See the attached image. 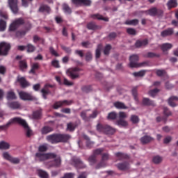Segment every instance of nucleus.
Wrapping results in <instances>:
<instances>
[{
  "instance_id": "obj_1",
  "label": "nucleus",
  "mask_w": 178,
  "mask_h": 178,
  "mask_svg": "<svg viewBox=\"0 0 178 178\" xmlns=\"http://www.w3.org/2000/svg\"><path fill=\"white\" fill-rule=\"evenodd\" d=\"M54 159V166H60V163H62V160L59 156H56L54 153H47V154H41L36 153L35 154V159L38 161H48V159Z\"/></svg>"
},
{
  "instance_id": "obj_2",
  "label": "nucleus",
  "mask_w": 178,
  "mask_h": 178,
  "mask_svg": "<svg viewBox=\"0 0 178 178\" xmlns=\"http://www.w3.org/2000/svg\"><path fill=\"white\" fill-rule=\"evenodd\" d=\"M46 138L49 143H51V144H57V143H60V141H67V140L70 138V136L55 134L47 136Z\"/></svg>"
},
{
  "instance_id": "obj_3",
  "label": "nucleus",
  "mask_w": 178,
  "mask_h": 178,
  "mask_svg": "<svg viewBox=\"0 0 178 178\" xmlns=\"http://www.w3.org/2000/svg\"><path fill=\"white\" fill-rule=\"evenodd\" d=\"M138 55L134 54L129 57V66L131 67V69H134L137 67H143V66H145V63H137L138 62Z\"/></svg>"
},
{
  "instance_id": "obj_4",
  "label": "nucleus",
  "mask_w": 178,
  "mask_h": 178,
  "mask_svg": "<svg viewBox=\"0 0 178 178\" xmlns=\"http://www.w3.org/2000/svg\"><path fill=\"white\" fill-rule=\"evenodd\" d=\"M17 119H18V121H17V123H18V124H21V126H23L26 133L27 137H31V136H33V131H31L30 127H29V124H27V122H26V120L19 117H17Z\"/></svg>"
},
{
  "instance_id": "obj_5",
  "label": "nucleus",
  "mask_w": 178,
  "mask_h": 178,
  "mask_svg": "<svg viewBox=\"0 0 178 178\" xmlns=\"http://www.w3.org/2000/svg\"><path fill=\"white\" fill-rule=\"evenodd\" d=\"M24 24V20L22 18L17 19L14 20L9 26V31H15V30H17L22 24Z\"/></svg>"
},
{
  "instance_id": "obj_6",
  "label": "nucleus",
  "mask_w": 178,
  "mask_h": 178,
  "mask_svg": "<svg viewBox=\"0 0 178 178\" xmlns=\"http://www.w3.org/2000/svg\"><path fill=\"white\" fill-rule=\"evenodd\" d=\"M9 49H10V44L5 42L0 43V55L6 56L8 52H9Z\"/></svg>"
},
{
  "instance_id": "obj_7",
  "label": "nucleus",
  "mask_w": 178,
  "mask_h": 178,
  "mask_svg": "<svg viewBox=\"0 0 178 178\" xmlns=\"http://www.w3.org/2000/svg\"><path fill=\"white\" fill-rule=\"evenodd\" d=\"M17 0L8 1V6L11 12H13L14 15H17V13H19V7L17 6Z\"/></svg>"
},
{
  "instance_id": "obj_8",
  "label": "nucleus",
  "mask_w": 178,
  "mask_h": 178,
  "mask_svg": "<svg viewBox=\"0 0 178 178\" xmlns=\"http://www.w3.org/2000/svg\"><path fill=\"white\" fill-rule=\"evenodd\" d=\"M79 69L77 68H74V69H70L67 70L66 73L69 77H71V79H77L79 77Z\"/></svg>"
},
{
  "instance_id": "obj_9",
  "label": "nucleus",
  "mask_w": 178,
  "mask_h": 178,
  "mask_svg": "<svg viewBox=\"0 0 178 178\" xmlns=\"http://www.w3.org/2000/svg\"><path fill=\"white\" fill-rule=\"evenodd\" d=\"M19 119H17V117L10 119L6 124L1 125L0 126V130H6L10 126V124H13L14 123H17L18 122Z\"/></svg>"
},
{
  "instance_id": "obj_10",
  "label": "nucleus",
  "mask_w": 178,
  "mask_h": 178,
  "mask_svg": "<svg viewBox=\"0 0 178 178\" xmlns=\"http://www.w3.org/2000/svg\"><path fill=\"white\" fill-rule=\"evenodd\" d=\"M74 5H84L85 6H90L92 3L91 0H72Z\"/></svg>"
},
{
  "instance_id": "obj_11",
  "label": "nucleus",
  "mask_w": 178,
  "mask_h": 178,
  "mask_svg": "<svg viewBox=\"0 0 178 178\" xmlns=\"http://www.w3.org/2000/svg\"><path fill=\"white\" fill-rule=\"evenodd\" d=\"M19 95L21 99L23 101H31L33 100V96L26 92H19Z\"/></svg>"
},
{
  "instance_id": "obj_12",
  "label": "nucleus",
  "mask_w": 178,
  "mask_h": 178,
  "mask_svg": "<svg viewBox=\"0 0 178 178\" xmlns=\"http://www.w3.org/2000/svg\"><path fill=\"white\" fill-rule=\"evenodd\" d=\"M17 81H18V83H19L21 87H22V88H26L27 87H29V86H30V83H29V82H27V81L26 80V79L24 77H22V76H18L17 79Z\"/></svg>"
},
{
  "instance_id": "obj_13",
  "label": "nucleus",
  "mask_w": 178,
  "mask_h": 178,
  "mask_svg": "<svg viewBox=\"0 0 178 178\" xmlns=\"http://www.w3.org/2000/svg\"><path fill=\"white\" fill-rule=\"evenodd\" d=\"M49 87H52V86L49 84H46L44 87L41 90L42 97L44 99H47V96L48 95V94H51V92L49 89Z\"/></svg>"
},
{
  "instance_id": "obj_14",
  "label": "nucleus",
  "mask_w": 178,
  "mask_h": 178,
  "mask_svg": "<svg viewBox=\"0 0 178 178\" xmlns=\"http://www.w3.org/2000/svg\"><path fill=\"white\" fill-rule=\"evenodd\" d=\"M65 105H70V103L67 100H63L60 102H57L54 104V109H58L60 106H65Z\"/></svg>"
},
{
  "instance_id": "obj_15",
  "label": "nucleus",
  "mask_w": 178,
  "mask_h": 178,
  "mask_svg": "<svg viewBox=\"0 0 178 178\" xmlns=\"http://www.w3.org/2000/svg\"><path fill=\"white\" fill-rule=\"evenodd\" d=\"M90 110H86L81 113V118L85 122H90Z\"/></svg>"
},
{
  "instance_id": "obj_16",
  "label": "nucleus",
  "mask_w": 178,
  "mask_h": 178,
  "mask_svg": "<svg viewBox=\"0 0 178 178\" xmlns=\"http://www.w3.org/2000/svg\"><path fill=\"white\" fill-rule=\"evenodd\" d=\"M151 141H154V138L147 135L140 138V143H142V144H148V143H151Z\"/></svg>"
},
{
  "instance_id": "obj_17",
  "label": "nucleus",
  "mask_w": 178,
  "mask_h": 178,
  "mask_svg": "<svg viewBox=\"0 0 178 178\" xmlns=\"http://www.w3.org/2000/svg\"><path fill=\"white\" fill-rule=\"evenodd\" d=\"M178 101V97L176 96H172L168 99V105L170 106H172V108H175V106H177L176 103Z\"/></svg>"
},
{
  "instance_id": "obj_18",
  "label": "nucleus",
  "mask_w": 178,
  "mask_h": 178,
  "mask_svg": "<svg viewBox=\"0 0 178 178\" xmlns=\"http://www.w3.org/2000/svg\"><path fill=\"white\" fill-rule=\"evenodd\" d=\"M145 45H148V40H138L136 41L135 46L136 48H140V47H145Z\"/></svg>"
},
{
  "instance_id": "obj_19",
  "label": "nucleus",
  "mask_w": 178,
  "mask_h": 178,
  "mask_svg": "<svg viewBox=\"0 0 178 178\" xmlns=\"http://www.w3.org/2000/svg\"><path fill=\"white\" fill-rule=\"evenodd\" d=\"M177 0H169L167 3V6L169 9H172V8H177Z\"/></svg>"
},
{
  "instance_id": "obj_20",
  "label": "nucleus",
  "mask_w": 178,
  "mask_h": 178,
  "mask_svg": "<svg viewBox=\"0 0 178 178\" xmlns=\"http://www.w3.org/2000/svg\"><path fill=\"white\" fill-rule=\"evenodd\" d=\"M114 106L117 108V109H127V106L124 104L123 102H116L114 103Z\"/></svg>"
},
{
  "instance_id": "obj_21",
  "label": "nucleus",
  "mask_w": 178,
  "mask_h": 178,
  "mask_svg": "<svg viewBox=\"0 0 178 178\" xmlns=\"http://www.w3.org/2000/svg\"><path fill=\"white\" fill-rule=\"evenodd\" d=\"M173 47V45L170 43H164L161 45V49L163 52H166L167 51H169V49H171V48Z\"/></svg>"
},
{
  "instance_id": "obj_22",
  "label": "nucleus",
  "mask_w": 178,
  "mask_h": 178,
  "mask_svg": "<svg viewBox=\"0 0 178 178\" xmlns=\"http://www.w3.org/2000/svg\"><path fill=\"white\" fill-rule=\"evenodd\" d=\"M118 168L120 170H127L130 168V165H129V163H119L118 164Z\"/></svg>"
},
{
  "instance_id": "obj_23",
  "label": "nucleus",
  "mask_w": 178,
  "mask_h": 178,
  "mask_svg": "<svg viewBox=\"0 0 178 178\" xmlns=\"http://www.w3.org/2000/svg\"><path fill=\"white\" fill-rule=\"evenodd\" d=\"M116 124L120 127H127L129 126V122L124 120H118Z\"/></svg>"
},
{
  "instance_id": "obj_24",
  "label": "nucleus",
  "mask_w": 178,
  "mask_h": 178,
  "mask_svg": "<svg viewBox=\"0 0 178 178\" xmlns=\"http://www.w3.org/2000/svg\"><path fill=\"white\" fill-rule=\"evenodd\" d=\"M103 133H106V134H113V133H115V129L106 125L104 127Z\"/></svg>"
},
{
  "instance_id": "obj_25",
  "label": "nucleus",
  "mask_w": 178,
  "mask_h": 178,
  "mask_svg": "<svg viewBox=\"0 0 178 178\" xmlns=\"http://www.w3.org/2000/svg\"><path fill=\"white\" fill-rule=\"evenodd\" d=\"M124 24H127V26H137V24H138V19H128L124 22Z\"/></svg>"
},
{
  "instance_id": "obj_26",
  "label": "nucleus",
  "mask_w": 178,
  "mask_h": 178,
  "mask_svg": "<svg viewBox=\"0 0 178 178\" xmlns=\"http://www.w3.org/2000/svg\"><path fill=\"white\" fill-rule=\"evenodd\" d=\"M7 99H16V94L13 90H9L7 92L6 95Z\"/></svg>"
},
{
  "instance_id": "obj_27",
  "label": "nucleus",
  "mask_w": 178,
  "mask_h": 178,
  "mask_svg": "<svg viewBox=\"0 0 178 178\" xmlns=\"http://www.w3.org/2000/svg\"><path fill=\"white\" fill-rule=\"evenodd\" d=\"M172 34H173V29H168L161 32L162 37H168V35H172Z\"/></svg>"
},
{
  "instance_id": "obj_28",
  "label": "nucleus",
  "mask_w": 178,
  "mask_h": 178,
  "mask_svg": "<svg viewBox=\"0 0 178 178\" xmlns=\"http://www.w3.org/2000/svg\"><path fill=\"white\" fill-rule=\"evenodd\" d=\"M92 19H97V20H104V22H108L109 19L108 17H104L102 15H99V14H95L92 15Z\"/></svg>"
},
{
  "instance_id": "obj_29",
  "label": "nucleus",
  "mask_w": 178,
  "mask_h": 178,
  "mask_svg": "<svg viewBox=\"0 0 178 178\" xmlns=\"http://www.w3.org/2000/svg\"><path fill=\"white\" fill-rule=\"evenodd\" d=\"M9 148H10L9 143L5 141L0 142V149H9Z\"/></svg>"
},
{
  "instance_id": "obj_30",
  "label": "nucleus",
  "mask_w": 178,
  "mask_h": 178,
  "mask_svg": "<svg viewBox=\"0 0 178 178\" xmlns=\"http://www.w3.org/2000/svg\"><path fill=\"white\" fill-rule=\"evenodd\" d=\"M63 10L66 15L72 13V9H70V7L66 3L63 4Z\"/></svg>"
},
{
  "instance_id": "obj_31",
  "label": "nucleus",
  "mask_w": 178,
  "mask_h": 178,
  "mask_svg": "<svg viewBox=\"0 0 178 178\" xmlns=\"http://www.w3.org/2000/svg\"><path fill=\"white\" fill-rule=\"evenodd\" d=\"M8 106L9 108H11V109H17V108H20V104L17 102L8 103Z\"/></svg>"
},
{
  "instance_id": "obj_32",
  "label": "nucleus",
  "mask_w": 178,
  "mask_h": 178,
  "mask_svg": "<svg viewBox=\"0 0 178 178\" xmlns=\"http://www.w3.org/2000/svg\"><path fill=\"white\" fill-rule=\"evenodd\" d=\"M38 175L40 176L41 178H48V173L47 172L42 170H38Z\"/></svg>"
},
{
  "instance_id": "obj_33",
  "label": "nucleus",
  "mask_w": 178,
  "mask_h": 178,
  "mask_svg": "<svg viewBox=\"0 0 178 178\" xmlns=\"http://www.w3.org/2000/svg\"><path fill=\"white\" fill-rule=\"evenodd\" d=\"M102 51V45L99 44L96 49L95 56L97 59L101 56V51Z\"/></svg>"
},
{
  "instance_id": "obj_34",
  "label": "nucleus",
  "mask_w": 178,
  "mask_h": 178,
  "mask_svg": "<svg viewBox=\"0 0 178 178\" xmlns=\"http://www.w3.org/2000/svg\"><path fill=\"white\" fill-rule=\"evenodd\" d=\"M26 51L30 54L31 52H34V51H35V47H34V45L31 44H28L26 45Z\"/></svg>"
},
{
  "instance_id": "obj_35",
  "label": "nucleus",
  "mask_w": 178,
  "mask_h": 178,
  "mask_svg": "<svg viewBox=\"0 0 178 178\" xmlns=\"http://www.w3.org/2000/svg\"><path fill=\"white\" fill-rule=\"evenodd\" d=\"M162 161H163V159L160 156H155L152 159V162H154L156 165H158V163H161Z\"/></svg>"
},
{
  "instance_id": "obj_36",
  "label": "nucleus",
  "mask_w": 178,
  "mask_h": 178,
  "mask_svg": "<svg viewBox=\"0 0 178 178\" xmlns=\"http://www.w3.org/2000/svg\"><path fill=\"white\" fill-rule=\"evenodd\" d=\"M54 130L51 127H44L42 129V134H48V133H51Z\"/></svg>"
},
{
  "instance_id": "obj_37",
  "label": "nucleus",
  "mask_w": 178,
  "mask_h": 178,
  "mask_svg": "<svg viewBox=\"0 0 178 178\" xmlns=\"http://www.w3.org/2000/svg\"><path fill=\"white\" fill-rule=\"evenodd\" d=\"M132 74L134 76V77H143L145 74V70H140L138 72H134Z\"/></svg>"
},
{
  "instance_id": "obj_38",
  "label": "nucleus",
  "mask_w": 178,
  "mask_h": 178,
  "mask_svg": "<svg viewBox=\"0 0 178 178\" xmlns=\"http://www.w3.org/2000/svg\"><path fill=\"white\" fill-rule=\"evenodd\" d=\"M47 149H48V145H47V144L42 145L39 146V148H38L39 152L38 154H42L41 152H45Z\"/></svg>"
},
{
  "instance_id": "obj_39",
  "label": "nucleus",
  "mask_w": 178,
  "mask_h": 178,
  "mask_svg": "<svg viewBox=\"0 0 178 178\" xmlns=\"http://www.w3.org/2000/svg\"><path fill=\"white\" fill-rule=\"evenodd\" d=\"M5 30H6V22L0 19V31H5Z\"/></svg>"
},
{
  "instance_id": "obj_40",
  "label": "nucleus",
  "mask_w": 178,
  "mask_h": 178,
  "mask_svg": "<svg viewBox=\"0 0 178 178\" xmlns=\"http://www.w3.org/2000/svg\"><path fill=\"white\" fill-rule=\"evenodd\" d=\"M40 67V65H38V63H33L31 65V69L29 71V73H35V70H38V68Z\"/></svg>"
},
{
  "instance_id": "obj_41",
  "label": "nucleus",
  "mask_w": 178,
  "mask_h": 178,
  "mask_svg": "<svg viewBox=\"0 0 178 178\" xmlns=\"http://www.w3.org/2000/svg\"><path fill=\"white\" fill-rule=\"evenodd\" d=\"M163 115L165 118H169V116H172V111H169L168 108L163 107Z\"/></svg>"
},
{
  "instance_id": "obj_42",
  "label": "nucleus",
  "mask_w": 178,
  "mask_h": 178,
  "mask_svg": "<svg viewBox=\"0 0 178 178\" xmlns=\"http://www.w3.org/2000/svg\"><path fill=\"white\" fill-rule=\"evenodd\" d=\"M51 10V8L48 7V6L42 5L39 8L40 12H49Z\"/></svg>"
},
{
  "instance_id": "obj_43",
  "label": "nucleus",
  "mask_w": 178,
  "mask_h": 178,
  "mask_svg": "<svg viewBox=\"0 0 178 178\" xmlns=\"http://www.w3.org/2000/svg\"><path fill=\"white\" fill-rule=\"evenodd\" d=\"M143 102L144 105H155V103L153 101L149 100L148 98H144Z\"/></svg>"
},
{
  "instance_id": "obj_44",
  "label": "nucleus",
  "mask_w": 178,
  "mask_h": 178,
  "mask_svg": "<svg viewBox=\"0 0 178 178\" xmlns=\"http://www.w3.org/2000/svg\"><path fill=\"white\" fill-rule=\"evenodd\" d=\"M19 67L21 70H24L27 69V63L25 60H22L19 62Z\"/></svg>"
},
{
  "instance_id": "obj_45",
  "label": "nucleus",
  "mask_w": 178,
  "mask_h": 178,
  "mask_svg": "<svg viewBox=\"0 0 178 178\" xmlns=\"http://www.w3.org/2000/svg\"><path fill=\"white\" fill-rule=\"evenodd\" d=\"M2 156L4 159H6V161H10V159L12 158V156L10 155V154H9V152H4L2 154Z\"/></svg>"
},
{
  "instance_id": "obj_46",
  "label": "nucleus",
  "mask_w": 178,
  "mask_h": 178,
  "mask_svg": "<svg viewBox=\"0 0 178 178\" xmlns=\"http://www.w3.org/2000/svg\"><path fill=\"white\" fill-rule=\"evenodd\" d=\"M131 122L134 124L138 123V122H140V119L138 118V116L132 115L131 116Z\"/></svg>"
},
{
  "instance_id": "obj_47",
  "label": "nucleus",
  "mask_w": 178,
  "mask_h": 178,
  "mask_svg": "<svg viewBox=\"0 0 178 178\" xmlns=\"http://www.w3.org/2000/svg\"><path fill=\"white\" fill-rule=\"evenodd\" d=\"M87 26L89 30H97V29H98V26L93 22L89 23Z\"/></svg>"
},
{
  "instance_id": "obj_48",
  "label": "nucleus",
  "mask_w": 178,
  "mask_h": 178,
  "mask_svg": "<svg viewBox=\"0 0 178 178\" xmlns=\"http://www.w3.org/2000/svg\"><path fill=\"white\" fill-rule=\"evenodd\" d=\"M127 33H128V34H130L131 35H136V34H137V31H136V29L132 28H128L127 29Z\"/></svg>"
},
{
  "instance_id": "obj_49",
  "label": "nucleus",
  "mask_w": 178,
  "mask_h": 178,
  "mask_svg": "<svg viewBox=\"0 0 178 178\" xmlns=\"http://www.w3.org/2000/svg\"><path fill=\"white\" fill-rule=\"evenodd\" d=\"M156 12L157 9L154 8H151L150 10H148V15H150V16H156Z\"/></svg>"
},
{
  "instance_id": "obj_50",
  "label": "nucleus",
  "mask_w": 178,
  "mask_h": 178,
  "mask_svg": "<svg viewBox=\"0 0 178 178\" xmlns=\"http://www.w3.org/2000/svg\"><path fill=\"white\" fill-rule=\"evenodd\" d=\"M117 114L115 112H111L108 115V119L110 120H113L116 119Z\"/></svg>"
},
{
  "instance_id": "obj_51",
  "label": "nucleus",
  "mask_w": 178,
  "mask_h": 178,
  "mask_svg": "<svg viewBox=\"0 0 178 178\" xmlns=\"http://www.w3.org/2000/svg\"><path fill=\"white\" fill-rule=\"evenodd\" d=\"M112 49V47H111V45L107 44L104 50V55H109V51H111V49Z\"/></svg>"
},
{
  "instance_id": "obj_52",
  "label": "nucleus",
  "mask_w": 178,
  "mask_h": 178,
  "mask_svg": "<svg viewBox=\"0 0 178 178\" xmlns=\"http://www.w3.org/2000/svg\"><path fill=\"white\" fill-rule=\"evenodd\" d=\"M97 115H98V112H97V111H92L91 114L89 113V120H91V119H95Z\"/></svg>"
},
{
  "instance_id": "obj_53",
  "label": "nucleus",
  "mask_w": 178,
  "mask_h": 178,
  "mask_svg": "<svg viewBox=\"0 0 178 178\" xmlns=\"http://www.w3.org/2000/svg\"><path fill=\"white\" fill-rule=\"evenodd\" d=\"M158 92H159V90L156 88L154 90H150L149 92V95H150V97H155Z\"/></svg>"
},
{
  "instance_id": "obj_54",
  "label": "nucleus",
  "mask_w": 178,
  "mask_h": 178,
  "mask_svg": "<svg viewBox=\"0 0 178 178\" xmlns=\"http://www.w3.org/2000/svg\"><path fill=\"white\" fill-rule=\"evenodd\" d=\"M118 115L120 120L127 119V113L123 111H120Z\"/></svg>"
},
{
  "instance_id": "obj_55",
  "label": "nucleus",
  "mask_w": 178,
  "mask_h": 178,
  "mask_svg": "<svg viewBox=\"0 0 178 178\" xmlns=\"http://www.w3.org/2000/svg\"><path fill=\"white\" fill-rule=\"evenodd\" d=\"M74 129H76V127H74V125H73V124H72V123L67 124V130H69V131H73V130H74Z\"/></svg>"
},
{
  "instance_id": "obj_56",
  "label": "nucleus",
  "mask_w": 178,
  "mask_h": 178,
  "mask_svg": "<svg viewBox=\"0 0 178 178\" xmlns=\"http://www.w3.org/2000/svg\"><path fill=\"white\" fill-rule=\"evenodd\" d=\"M9 162H11L12 163H19L20 162V159L18 158H13L11 156V159H10Z\"/></svg>"
},
{
  "instance_id": "obj_57",
  "label": "nucleus",
  "mask_w": 178,
  "mask_h": 178,
  "mask_svg": "<svg viewBox=\"0 0 178 178\" xmlns=\"http://www.w3.org/2000/svg\"><path fill=\"white\" fill-rule=\"evenodd\" d=\"M92 59V54H91V52L88 51V53H86V60L88 61H90Z\"/></svg>"
},
{
  "instance_id": "obj_58",
  "label": "nucleus",
  "mask_w": 178,
  "mask_h": 178,
  "mask_svg": "<svg viewBox=\"0 0 178 178\" xmlns=\"http://www.w3.org/2000/svg\"><path fill=\"white\" fill-rule=\"evenodd\" d=\"M104 129H105V127H103L102 125H101V124H98L97 125V131H100V132H103L104 133Z\"/></svg>"
},
{
  "instance_id": "obj_59",
  "label": "nucleus",
  "mask_w": 178,
  "mask_h": 178,
  "mask_svg": "<svg viewBox=\"0 0 178 178\" xmlns=\"http://www.w3.org/2000/svg\"><path fill=\"white\" fill-rule=\"evenodd\" d=\"M52 66H54V67H60V66L59 65V61L58 60H54L51 62Z\"/></svg>"
},
{
  "instance_id": "obj_60",
  "label": "nucleus",
  "mask_w": 178,
  "mask_h": 178,
  "mask_svg": "<svg viewBox=\"0 0 178 178\" xmlns=\"http://www.w3.org/2000/svg\"><path fill=\"white\" fill-rule=\"evenodd\" d=\"M49 51L51 55H54V56H59V54H58V52H56L54 48L50 47Z\"/></svg>"
},
{
  "instance_id": "obj_61",
  "label": "nucleus",
  "mask_w": 178,
  "mask_h": 178,
  "mask_svg": "<svg viewBox=\"0 0 178 178\" xmlns=\"http://www.w3.org/2000/svg\"><path fill=\"white\" fill-rule=\"evenodd\" d=\"M81 45L85 48H91V43L89 42H83L81 43Z\"/></svg>"
},
{
  "instance_id": "obj_62",
  "label": "nucleus",
  "mask_w": 178,
  "mask_h": 178,
  "mask_svg": "<svg viewBox=\"0 0 178 178\" xmlns=\"http://www.w3.org/2000/svg\"><path fill=\"white\" fill-rule=\"evenodd\" d=\"M0 17H3V19H5L6 20H8V14H6L1 10H0Z\"/></svg>"
},
{
  "instance_id": "obj_63",
  "label": "nucleus",
  "mask_w": 178,
  "mask_h": 178,
  "mask_svg": "<svg viewBox=\"0 0 178 178\" xmlns=\"http://www.w3.org/2000/svg\"><path fill=\"white\" fill-rule=\"evenodd\" d=\"M41 116V112L40 111H35L33 113V118L34 119H38Z\"/></svg>"
},
{
  "instance_id": "obj_64",
  "label": "nucleus",
  "mask_w": 178,
  "mask_h": 178,
  "mask_svg": "<svg viewBox=\"0 0 178 178\" xmlns=\"http://www.w3.org/2000/svg\"><path fill=\"white\" fill-rule=\"evenodd\" d=\"M166 74V72L165 70H159L156 71L157 76H163Z\"/></svg>"
}]
</instances>
